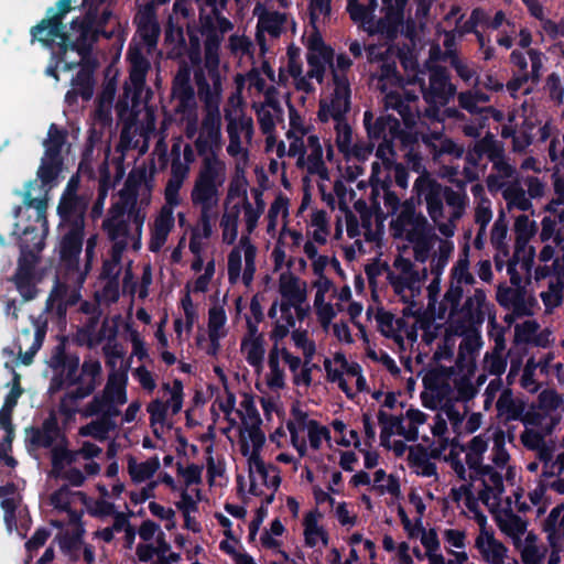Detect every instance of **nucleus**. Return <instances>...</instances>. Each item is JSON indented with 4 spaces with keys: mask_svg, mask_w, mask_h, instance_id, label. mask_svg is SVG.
<instances>
[{
    "mask_svg": "<svg viewBox=\"0 0 564 564\" xmlns=\"http://www.w3.org/2000/svg\"><path fill=\"white\" fill-rule=\"evenodd\" d=\"M112 0H83L86 8V18L82 21L74 20L69 32L62 31V19L72 9L76 0H59L56 4L57 12L48 11V19L43 20L33 30V36L45 46L53 50L57 59L56 67L63 65L64 69H70L85 59L93 42L96 40L97 24L105 23L111 12L108 7Z\"/></svg>",
    "mask_w": 564,
    "mask_h": 564,
    "instance_id": "f257e3e1",
    "label": "nucleus"
},
{
    "mask_svg": "<svg viewBox=\"0 0 564 564\" xmlns=\"http://www.w3.org/2000/svg\"><path fill=\"white\" fill-rule=\"evenodd\" d=\"M77 181L72 178L61 198L57 212L62 218L59 228L62 240L59 253L62 264L68 270L69 280L82 284L90 270L96 247V237L88 238L86 245V263L80 267L78 257L82 252L84 237V212L78 202L75 189Z\"/></svg>",
    "mask_w": 564,
    "mask_h": 564,
    "instance_id": "f03ea898",
    "label": "nucleus"
},
{
    "mask_svg": "<svg viewBox=\"0 0 564 564\" xmlns=\"http://www.w3.org/2000/svg\"><path fill=\"white\" fill-rule=\"evenodd\" d=\"M66 133L58 129L56 124L52 123L47 138L43 145L45 148L41 165L37 171L39 181L30 183L24 193L25 208L22 213L28 218H35L42 221V227H45V213L47 206L48 191L52 188L54 181L61 172V151L65 144Z\"/></svg>",
    "mask_w": 564,
    "mask_h": 564,
    "instance_id": "7ed1b4c3",
    "label": "nucleus"
},
{
    "mask_svg": "<svg viewBox=\"0 0 564 564\" xmlns=\"http://www.w3.org/2000/svg\"><path fill=\"white\" fill-rule=\"evenodd\" d=\"M15 216L19 220L15 224L14 234L20 235L21 257L14 280L20 294L25 301H29L34 299L37 293L34 264L36 253L44 248V238L48 231V225L45 219V227H42V221L37 220L35 216L29 219L22 213V207L15 209Z\"/></svg>",
    "mask_w": 564,
    "mask_h": 564,
    "instance_id": "20e7f679",
    "label": "nucleus"
},
{
    "mask_svg": "<svg viewBox=\"0 0 564 564\" xmlns=\"http://www.w3.org/2000/svg\"><path fill=\"white\" fill-rule=\"evenodd\" d=\"M102 226L115 246L111 259L106 260L102 264L101 278L116 280L120 252L132 238L133 232L139 234L141 229L138 212L124 199V194H121L120 200L113 205Z\"/></svg>",
    "mask_w": 564,
    "mask_h": 564,
    "instance_id": "39448f33",
    "label": "nucleus"
},
{
    "mask_svg": "<svg viewBox=\"0 0 564 564\" xmlns=\"http://www.w3.org/2000/svg\"><path fill=\"white\" fill-rule=\"evenodd\" d=\"M225 182V163L216 153L205 156L191 191L194 206L205 210H214L219 203L220 187Z\"/></svg>",
    "mask_w": 564,
    "mask_h": 564,
    "instance_id": "423d86ee",
    "label": "nucleus"
},
{
    "mask_svg": "<svg viewBox=\"0 0 564 564\" xmlns=\"http://www.w3.org/2000/svg\"><path fill=\"white\" fill-rule=\"evenodd\" d=\"M411 229L406 231L405 238L409 242H420L426 240L432 231L426 217L422 213H416V207L412 198L405 199L401 204V212L398 217L391 220L390 227L394 231V237H403L406 227Z\"/></svg>",
    "mask_w": 564,
    "mask_h": 564,
    "instance_id": "0eeeda50",
    "label": "nucleus"
},
{
    "mask_svg": "<svg viewBox=\"0 0 564 564\" xmlns=\"http://www.w3.org/2000/svg\"><path fill=\"white\" fill-rule=\"evenodd\" d=\"M0 500L7 531L9 533L17 531L20 538H24L30 528V517L21 502L19 491L13 485L0 487Z\"/></svg>",
    "mask_w": 564,
    "mask_h": 564,
    "instance_id": "6e6552de",
    "label": "nucleus"
},
{
    "mask_svg": "<svg viewBox=\"0 0 564 564\" xmlns=\"http://www.w3.org/2000/svg\"><path fill=\"white\" fill-rule=\"evenodd\" d=\"M221 142V116L219 106L210 98L204 104V117L200 133L195 140V148L200 156H207L208 152L215 153L213 147L218 148Z\"/></svg>",
    "mask_w": 564,
    "mask_h": 564,
    "instance_id": "1a4fd4ad",
    "label": "nucleus"
},
{
    "mask_svg": "<svg viewBox=\"0 0 564 564\" xmlns=\"http://www.w3.org/2000/svg\"><path fill=\"white\" fill-rule=\"evenodd\" d=\"M19 379V375L14 373L13 387L6 397L4 403L0 409V426L6 432L4 440L0 443V460H2L9 467H14L17 464L14 458L9 455V452L11 451V442L13 438V426L11 423V416L13 409L15 408L18 400L22 394V389L20 388Z\"/></svg>",
    "mask_w": 564,
    "mask_h": 564,
    "instance_id": "9d476101",
    "label": "nucleus"
},
{
    "mask_svg": "<svg viewBox=\"0 0 564 564\" xmlns=\"http://www.w3.org/2000/svg\"><path fill=\"white\" fill-rule=\"evenodd\" d=\"M100 373V365L96 361L85 362L83 365V387H68L66 395L62 399L59 411L72 417L77 410V400L90 394L95 389V379Z\"/></svg>",
    "mask_w": 564,
    "mask_h": 564,
    "instance_id": "9b49d317",
    "label": "nucleus"
},
{
    "mask_svg": "<svg viewBox=\"0 0 564 564\" xmlns=\"http://www.w3.org/2000/svg\"><path fill=\"white\" fill-rule=\"evenodd\" d=\"M80 502L82 494L78 491H72L67 487L54 491L50 496V505L57 513L65 514V519L54 520L52 523L56 527H63L65 523L77 525L82 513Z\"/></svg>",
    "mask_w": 564,
    "mask_h": 564,
    "instance_id": "f8f14e48",
    "label": "nucleus"
},
{
    "mask_svg": "<svg viewBox=\"0 0 564 564\" xmlns=\"http://www.w3.org/2000/svg\"><path fill=\"white\" fill-rule=\"evenodd\" d=\"M78 460L73 451L64 447H55L52 451V475L56 478L64 479L73 486H80L85 480V476L78 468Z\"/></svg>",
    "mask_w": 564,
    "mask_h": 564,
    "instance_id": "ddd939ff",
    "label": "nucleus"
},
{
    "mask_svg": "<svg viewBox=\"0 0 564 564\" xmlns=\"http://www.w3.org/2000/svg\"><path fill=\"white\" fill-rule=\"evenodd\" d=\"M124 386L126 376L122 372L111 373L105 388L104 400L96 398L89 409L85 411V415L88 416L99 412L110 413L111 405L126 403Z\"/></svg>",
    "mask_w": 564,
    "mask_h": 564,
    "instance_id": "4468645a",
    "label": "nucleus"
},
{
    "mask_svg": "<svg viewBox=\"0 0 564 564\" xmlns=\"http://www.w3.org/2000/svg\"><path fill=\"white\" fill-rule=\"evenodd\" d=\"M414 189L417 195H424L427 213L437 224L444 217L443 185L430 176H419L414 182Z\"/></svg>",
    "mask_w": 564,
    "mask_h": 564,
    "instance_id": "2eb2a0df",
    "label": "nucleus"
},
{
    "mask_svg": "<svg viewBox=\"0 0 564 564\" xmlns=\"http://www.w3.org/2000/svg\"><path fill=\"white\" fill-rule=\"evenodd\" d=\"M456 95V86L451 83L448 72L443 66H436L430 74V87L424 93L429 104L445 106Z\"/></svg>",
    "mask_w": 564,
    "mask_h": 564,
    "instance_id": "dca6fc26",
    "label": "nucleus"
},
{
    "mask_svg": "<svg viewBox=\"0 0 564 564\" xmlns=\"http://www.w3.org/2000/svg\"><path fill=\"white\" fill-rule=\"evenodd\" d=\"M218 65L219 58H216L213 65H206L208 76L213 83V87L209 85L205 72L202 68L195 69L194 72V79L197 86V94L203 104H206V100L210 98L212 101L220 106L223 85Z\"/></svg>",
    "mask_w": 564,
    "mask_h": 564,
    "instance_id": "f3484780",
    "label": "nucleus"
},
{
    "mask_svg": "<svg viewBox=\"0 0 564 564\" xmlns=\"http://www.w3.org/2000/svg\"><path fill=\"white\" fill-rule=\"evenodd\" d=\"M172 91L177 99L176 112L194 113L196 111L195 91L191 85V72L187 66L178 69L173 80Z\"/></svg>",
    "mask_w": 564,
    "mask_h": 564,
    "instance_id": "a211bd4d",
    "label": "nucleus"
},
{
    "mask_svg": "<svg viewBox=\"0 0 564 564\" xmlns=\"http://www.w3.org/2000/svg\"><path fill=\"white\" fill-rule=\"evenodd\" d=\"M249 438L252 443V451H250L248 440L241 434L239 440L240 453L248 458L249 466H253L254 469L263 471V459L261 457V451L265 443V434L260 429V425L252 424L247 427Z\"/></svg>",
    "mask_w": 564,
    "mask_h": 564,
    "instance_id": "6ab92c4d",
    "label": "nucleus"
},
{
    "mask_svg": "<svg viewBox=\"0 0 564 564\" xmlns=\"http://www.w3.org/2000/svg\"><path fill=\"white\" fill-rule=\"evenodd\" d=\"M486 302V293L482 289H476L473 296L466 299L462 306L463 319L457 322V332L460 335L467 330V325L481 324L485 314L481 310Z\"/></svg>",
    "mask_w": 564,
    "mask_h": 564,
    "instance_id": "aec40b11",
    "label": "nucleus"
},
{
    "mask_svg": "<svg viewBox=\"0 0 564 564\" xmlns=\"http://www.w3.org/2000/svg\"><path fill=\"white\" fill-rule=\"evenodd\" d=\"M496 409L499 415H506V422L519 421L525 411V402L514 399L512 390L506 388L497 400Z\"/></svg>",
    "mask_w": 564,
    "mask_h": 564,
    "instance_id": "412c9836",
    "label": "nucleus"
},
{
    "mask_svg": "<svg viewBox=\"0 0 564 564\" xmlns=\"http://www.w3.org/2000/svg\"><path fill=\"white\" fill-rule=\"evenodd\" d=\"M488 549L485 546V540L481 535L476 539V547L480 551L485 561L490 564H503L508 549L500 541L496 540L494 532H486Z\"/></svg>",
    "mask_w": 564,
    "mask_h": 564,
    "instance_id": "4be33fe9",
    "label": "nucleus"
},
{
    "mask_svg": "<svg viewBox=\"0 0 564 564\" xmlns=\"http://www.w3.org/2000/svg\"><path fill=\"white\" fill-rule=\"evenodd\" d=\"M124 532L126 545L131 547L134 541V530L128 523V520L123 513L116 517L112 527H108L97 532V534L106 542H110L113 538L115 532Z\"/></svg>",
    "mask_w": 564,
    "mask_h": 564,
    "instance_id": "5701e85b",
    "label": "nucleus"
},
{
    "mask_svg": "<svg viewBox=\"0 0 564 564\" xmlns=\"http://www.w3.org/2000/svg\"><path fill=\"white\" fill-rule=\"evenodd\" d=\"M247 349L246 360L253 368H261L264 359V339L263 336L241 340V350Z\"/></svg>",
    "mask_w": 564,
    "mask_h": 564,
    "instance_id": "b1692460",
    "label": "nucleus"
},
{
    "mask_svg": "<svg viewBox=\"0 0 564 564\" xmlns=\"http://www.w3.org/2000/svg\"><path fill=\"white\" fill-rule=\"evenodd\" d=\"M378 423L381 425L380 432V444L386 449H391V436L397 433L398 426L395 419H402V414L400 415H391L384 412L383 410H379L377 414Z\"/></svg>",
    "mask_w": 564,
    "mask_h": 564,
    "instance_id": "393cba45",
    "label": "nucleus"
},
{
    "mask_svg": "<svg viewBox=\"0 0 564 564\" xmlns=\"http://www.w3.org/2000/svg\"><path fill=\"white\" fill-rule=\"evenodd\" d=\"M400 128L399 120L392 115H383L378 117L371 127H368V137L370 139L379 140L386 138V132L389 130L394 134Z\"/></svg>",
    "mask_w": 564,
    "mask_h": 564,
    "instance_id": "a878e982",
    "label": "nucleus"
},
{
    "mask_svg": "<svg viewBox=\"0 0 564 564\" xmlns=\"http://www.w3.org/2000/svg\"><path fill=\"white\" fill-rule=\"evenodd\" d=\"M516 253L521 251L528 240L535 234L536 225L527 215H520L514 221Z\"/></svg>",
    "mask_w": 564,
    "mask_h": 564,
    "instance_id": "bb28decb",
    "label": "nucleus"
},
{
    "mask_svg": "<svg viewBox=\"0 0 564 564\" xmlns=\"http://www.w3.org/2000/svg\"><path fill=\"white\" fill-rule=\"evenodd\" d=\"M239 213L240 206L237 204L232 207L231 212L225 213L220 219L223 240L228 245H232L237 239Z\"/></svg>",
    "mask_w": 564,
    "mask_h": 564,
    "instance_id": "cd10ccee",
    "label": "nucleus"
},
{
    "mask_svg": "<svg viewBox=\"0 0 564 564\" xmlns=\"http://www.w3.org/2000/svg\"><path fill=\"white\" fill-rule=\"evenodd\" d=\"M280 354L281 350H279L278 345H274L269 352L268 365L271 371V376L267 383L271 389H283L285 386L284 370L280 367L279 361Z\"/></svg>",
    "mask_w": 564,
    "mask_h": 564,
    "instance_id": "c85d7f7f",
    "label": "nucleus"
},
{
    "mask_svg": "<svg viewBox=\"0 0 564 564\" xmlns=\"http://www.w3.org/2000/svg\"><path fill=\"white\" fill-rule=\"evenodd\" d=\"M240 246L243 248L245 251V271L242 274V281L246 285H249L252 280L256 272V254H257V248L254 245L251 243L250 238L248 236H242L240 238Z\"/></svg>",
    "mask_w": 564,
    "mask_h": 564,
    "instance_id": "c756f323",
    "label": "nucleus"
},
{
    "mask_svg": "<svg viewBox=\"0 0 564 564\" xmlns=\"http://www.w3.org/2000/svg\"><path fill=\"white\" fill-rule=\"evenodd\" d=\"M178 166L176 167L175 164L172 165V177L167 181L165 188H164V198H165V205L170 206L172 209L177 206L181 202L180 199V189L183 184V176L182 173L180 176L177 175Z\"/></svg>",
    "mask_w": 564,
    "mask_h": 564,
    "instance_id": "7c9ffc66",
    "label": "nucleus"
},
{
    "mask_svg": "<svg viewBox=\"0 0 564 564\" xmlns=\"http://www.w3.org/2000/svg\"><path fill=\"white\" fill-rule=\"evenodd\" d=\"M445 56L448 58L449 65L455 69L457 76L465 83H469L474 77L476 79L475 85L479 83V77L476 76V70L471 68L466 62H464L457 54L456 51H446Z\"/></svg>",
    "mask_w": 564,
    "mask_h": 564,
    "instance_id": "2f4dec72",
    "label": "nucleus"
},
{
    "mask_svg": "<svg viewBox=\"0 0 564 564\" xmlns=\"http://www.w3.org/2000/svg\"><path fill=\"white\" fill-rule=\"evenodd\" d=\"M507 232L508 226L505 220V214L501 212L492 226L490 240L494 248L497 251L502 252L505 256H508L509 253L508 246L506 243Z\"/></svg>",
    "mask_w": 564,
    "mask_h": 564,
    "instance_id": "473e14b6",
    "label": "nucleus"
},
{
    "mask_svg": "<svg viewBox=\"0 0 564 564\" xmlns=\"http://www.w3.org/2000/svg\"><path fill=\"white\" fill-rule=\"evenodd\" d=\"M113 426L115 424L110 419L96 420L85 426H82L79 434L82 436H91L96 440L102 441L107 437L109 431L112 430Z\"/></svg>",
    "mask_w": 564,
    "mask_h": 564,
    "instance_id": "72a5a7b5",
    "label": "nucleus"
},
{
    "mask_svg": "<svg viewBox=\"0 0 564 564\" xmlns=\"http://www.w3.org/2000/svg\"><path fill=\"white\" fill-rule=\"evenodd\" d=\"M503 198L508 202V207H517L519 210L528 212L532 208V203L525 197V192L521 186L508 187L503 192Z\"/></svg>",
    "mask_w": 564,
    "mask_h": 564,
    "instance_id": "f704fd0d",
    "label": "nucleus"
},
{
    "mask_svg": "<svg viewBox=\"0 0 564 564\" xmlns=\"http://www.w3.org/2000/svg\"><path fill=\"white\" fill-rule=\"evenodd\" d=\"M509 521H503L501 518L497 517V524L499 529L508 535L519 536L523 534L527 530V523L519 517L513 513L512 510L507 512Z\"/></svg>",
    "mask_w": 564,
    "mask_h": 564,
    "instance_id": "c9c22d12",
    "label": "nucleus"
},
{
    "mask_svg": "<svg viewBox=\"0 0 564 564\" xmlns=\"http://www.w3.org/2000/svg\"><path fill=\"white\" fill-rule=\"evenodd\" d=\"M248 185H249V183L245 175V171L242 169L238 167L236 175L234 176V178L231 180V182L229 184L227 199L230 200V199L241 197L243 199V203L246 200H249L248 194H247Z\"/></svg>",
    "mask_w": 564,
    "mask_h": 564,
    "instance_id": "e433bc0d",
    "label": "nucleus"
},
{
    "mask_svg": "<svg viewBox=\"0 0 564 564\" xmlns=\"http://www.w3.org/2000/svg\"><path fill=\"white\" fill-rule=\"evenodd\" d=\"M452 275L457 280L458 284L473 285L476 282L474 275L469 272L468 247H465L464 257H460L454 265Z\"/></svg>",
    "mask_w": 564,
    "mask_h": 564,
    "instance_id": "4c0bfd02",
    "label": "nucleus"
},
{
    "mask_svg": "<svg viewBox=\"0 0 564 564\" xmlns=\"http://www.w3.org/2000/svg\"><path fill=\"white\" fill-rule=\"evenodd\" d=\"M308 53H315L322 56L325 62L329 65L333 64L334 50L330 46L325 45L322 35L316 31L311 35L307 44Z\"/></svg>",
    "mask_w": 564,
    "mask_h": 564,
    "instance_id": "58836bf2",
    "label": "nucleus"
},
{
    "mask_svg": "<svg viewBox=\"0 0 564 564\" xmlns=\"http://www.w3.org/2000/svg\"><path fill=\"white\" fill-rule=\"evenodd\" d=\"M333 66V64L330 65ZM332 78L335 85L333 96L337 97V99H344L347 104H350V85L346 74H338L337 70L332 67Z\"/></svg>",
    "mask_w": 564,
    "mask_h": 564,
    "instance_id": "ea45409f",
    "label": "nucleus"
},
{
    "mask_svg": "<svg viewBox=\"0 0 564 564\" xmlns=\"http://www.w3.org/2000/svg\"><path fill=\"white\" fill-rule=\"evenodd\" d=\"M220 39L213 25H209L205 39V56L206 65H213L214 61L218 57V48Z\"/></svg>",
    "mask_w": 564,
    "mask_h": 564,
    "instance_id": "a19ab883",
    "label": "nucleus"
},
{
    "mask_svg": "<svg viewBox=\"0 0 564 564\" xmlns=\"http://www.w3.org/2000/svg\"><path fill=\"white\" fill-rule=\"evenodd\" d=\"M416 528L419 532L422 534L421 543L426 549V556L435 553L440 549V540L435 529H430L429 531L422 524L421 518L416 519Z\"/></svg>",
    "mask_w": 564,
    "mask_h": 564,
    "instance_id": "79ce46f5",
    "label": "nucleus"
},
{
    "mask_svg": "<svg viewBox=\"0 0 564 564\" xmlns=\"http://www.w3.org/2000/svg\"><path fill=\"white\" fill-rule=\"evenodd\" d=\"M167 409H169V403L163 402L159 399H156L148 404L147 411L150 414V420H151L152 426H155L156 424H161L163 426V424L166 420ZM154 433L158 435L156 427H154Z\"/></svg>",
    "mask_w": 564,
    "mask_h": 564,
    "instance_id": "37998d69",
    "label": "nucleus"
},
{
    "mask_svg": "<svg viewBox=\"0 0 564 564\" xmlns=\"http://www.w3.org/2000/svg\"><path fill=\"white\" fill-rule=\"evenodd\" d=\"M163 389L171 394L169 405H171L172 414H177L183 406V383L180 379L173 381V387L170 383H164Z\"/></svg>",
    "mask_w": 564,
    "mask_h": 564,
    "instance_id": "c03bdc74",
    "label": "nucleus"
},
{
    "mask_svg": "<svg viewBox=\"0 0 564 564\" xmlns=\"http://www.w3.org/2000/svg\"><path fill=\"white\" fill-rule=\"evenodd\" d=\"M352 141V131L348 123L337 122L336 124V145L339 152L347 154L350 151Z\"/></svg>",
    "mask_w": 564,
    "mask_h": 564,
    "instance_id": "a18cd8bd",
    "label": "nucleus"
},
{
    "mask_svg": "<svg viewBox=\"0 0 564 564\" xmlns=\"http://www.w3.org/2000/svg\"><path fill=\"white\" fill-rule=\"evenodd\" d=\"M259 476L262 479V482L268 488H273V490H278L281 485L280 469L278 466L273 464L267 465L263 462V471L261 473L259 469H256Z\"/></svg>",
    "mask_w": 564,
    "mask_h": 564,
    "instance_id": "49530a36",
    "label": "nucleus"
},
{
    "mask_svg": "<svg viewBox=\"0 0 564 564\" xmlns=\"http://www.w3.org/2000/svg\"><path fill=\"white\" fill-rule=\"evenodd\" d=\"M539 408L544 411H554L563 403V398L554 389H545L538 397Z\"/></svg>",
    "mask_w": 564,
    "mask_h": 564,
    "instance_id": "de8ad7c7",
    "label": "nucleus"
},
{
    "mask_svg": "<svg viewBox=\"0 0 564 564\" xmlns=\"http://www.w3.org/2000/svg\"><path fill=\"white\" fill-rule=\"evenodd\" d=\"M306 61L310 66L307 78H315L321 84L325 75V64L329 63L325 62L322 56L315 53H307Z\"/></svg>",
    "mask_w": 564,
    "mask_h": 564,
    "instance_id": "09e8293b",
    "label": "nucleus"
},
{
    "mask_svg": "<svg viewBox=\"0 0 564 564\" xmlns=\"http://www.w3.org/2000/svg\"><path fill=\"white\" fill-rule=\"evenodd\" d=\"M389 283L393 288V291L397 295L400 296V301L404 304L414 305V301L412 300V295L408 296L404 294V291L409 290V283L403 275H397L393 272H389L387 276Z\"/></svg>",
    "mask_w": 564,
    "mask_h": 564,
    "instance_id": "8fccbe9b",
    "label": "nucleus"
},
{
    "mask_svg": "<svg viewBox=\"0 0 564 564\" xmlns=\"http://www.w3.org/2000/svg\"><path fill=\"white\" fill-rule=\"evenodd\" d=\"M536 367L538 365L533 358L528 359L520 380L521 387L530 393H535L540 388V384L534 379V371Z\"/></svg>",
    "mask_w": 564,
    "mask_h": 564,
    "instance_id": "3c124183",
    "label": "nucleus"
},
{
    "mask_svg": "<svg viewBox=\"0 0 564 564\" xmlns=\"http://www.w3.org/2000/svg\"><path fill=\"white\" fill-rule=\"evenodd\" d=\"M227 321L226 312L223 306H213L208 312V333L220 334V329Z\"/></svg>",
    "mask_w": 564,
    "mask_h": 564,
    "instance_id": "603ef678",
    "label": "nucleus"
},
{
    "mask_svg": "<svg viewBox=\"0 0 564 564\" xmlns=\"http://www.w3.org/2000/svg\"><path fill=\"white\" fill-rule=\"evenodd\" d=\"M564 511V505L554 507L544 521V531L549 533L547 539L552 546H554V540L556 535V528Z\"/></svg>",
    "mask_w": 564,
    "mask_h": 564,
    "instance_id": "864d4df0",
    "label": "nucleus"
},
{
    "mask_svg": "<svg viewBox=\"0 0 564 564\" xmlns=\"http://www.w3.org/2000/svg\"><path fill=\"white\" fill-rule=\"evenodd\" d=\"M228 280L235 284L241 273V251L239 248H234L228 254L227 261Z\"/></svg>",
    "mask_w": 564,
    "mask_h": 564,
    "instance_id": "5fc2aeb1",
    "label": "nucleus"
},
{
    "mask_svg": "<svg viewBox=\"0 0 564 564\" xmlns=\"http://www.w3.org/2000/svg\"><path fill=\"white\" fill-rule=\"evenodd\" d=\"M300 289V278L292 273H282L280 275L279 292L282 296V300H286V296L293 294Z\"/></svg>",
    "mask_w": 564,
    "mask_h": 564,
    "instance_id": "6e6d98bb",
    "label": "nucleus"
},
{
    "mask_svg": "<svg viewBox=\"0 0 564 564\" xmlns=\"http://www.w3.org/2000/svg\"><path fill=\"white\" fill-rule=\"evenodd\" d=\"M174 223L173 209L170 206H162L152 229L170 234Z\"/></svg>",
    "mask_w": 564,
    "mask_h": 564,
    "instance_id": "4d7b16f0",
    "label": "nucleus"
},
{
    "mask_svg": "<svg viewBox=\"0 0 564 564\" xmlns=\"http://www.w3.org/2000/svg\"><path fill=\"white\" fill-rule=\"evenodd\" d=\"M563 289H564V283L562 281L557 280L556 282H550L549 290H550L551 294L544 293V292L541 293V299H542L544 305L546 307L547 306H558L563 299V295H562Z\"/></svg>",
    "mask_w": 564,
    "mask_h": 564,
    "instance_id": "13d9d810",
    "label": "nucleus"
},
{
    "mask_svg": "<svg viewBox=\"0 0 564 564\" xmlns=\"http://www.w3.org/2000/svg\"><path fill=\"white\" fill-rule=\"evenodd\" d=\"M149 510L154 517L160 518L162 520H166V523H165L166 530L170 531L175 528V521H174L175 512L172 508H165L155 501H151L149 503Z\"/></svg>",
    "mask_w": 564,
    "mask_h": 564,
    "instance_id": "bf43d9fd",
    "label": "nucleus"
},
{
    "mask_svg": "<svg viewBox=\"0 0 564 564\" xmlns=\"http://www.w3.org/2000/svg\"><path fill=\"white\" fill-rule=\"evenodd\" d=\"M203 467L196 464H189L186 468L177 463V473L184 477L186 486L198 485L202 481Z\"/></svg>",
    "mask_w": 564,
    "mask_h": 564,
    "instance_id": "052dcab7",
    "label": "nucleus"
},
{
    "mask_svg": "<svg viewBox=\"0 0 564 564\" xmlns=\"http://www.w3.org/2000/svg\"><path fill=\"white\" fill-rule=\"evenodd\" d=\"M540 325L534 319L523 322L521 325L516 326L517 341L530 343L538 332Z\"/></svg>",
    "mask_w": 564,
    "mask_h": 564,
    "instance_id": "680f3d73",
    "label": "nucleus"
},
{
    "mask_svg": "<svg viewBox=\"0 0 564 564\" xmlns=\"http://www.w3.org/2000/svg\"><path fill=\"white\" fill-rule=\"evenodd\" d=\"M528 55L531 61V72L529 73L530 77H531V82L534 85H536L541 78V69L543 67V63H542L543 54L539 50L529 48Z\"/></svg>",
    "mask_w": 564,
    "mask_h": 564,
    "instance_id": "e2e57ef3",
    "label": "nucleus"
},
{
    "mask_svg": "<svg viewBox=\"0 0 564 564\" xmlns=\"http://www.w3.org/2000/svg\"><path fill=\"white\" fill-rule=\"evenodd\" d=\"M486 20L487 14L485 13V11L480 8H475L470 13L469 19L463 24L462 33L466 34L478 32V24L485 22Z\"/></svg>",
    "mask_w": 564,
    "mask_h": 564,
    "instance_id": "0e129e2a",
    "label": "nucleus"
},
{
    "mask_svg": "<svg viewBox=\"0 0 564 564\" xmlns=\"http://www.w3.org/2000/svg\"><path fill=\"white\" fill-rule=\"evenodd\" d=\"M442 197L453 208L464 209L466 194L454 191L449 186H443Z\"/></svg>",
    "mask_w": 564,
    "mask_h": 564,
    "instance_id": "69168bd1",
    "label": "nucleus"
},
{
    "mask_svg": "<svg viewBox=\"0 0 564 564\" xmlns=\"http://www.w3.org/2000/svg\"><path fill=\"white\" fill-rule=\"evenodd\" d=\"M458 105L471 115L482 113V108L477 106V97L469 90L458 94Z\"/></svg>",
    "mask_w": 564,
    "mask_h": 564,
    "instance_id": "338daca9",
    "label": "nucleus"
},
{
    "mask_svg": "<svg viewBox=\"0 0 564 564\" xmlns=\"http://www.w3.org/2000/svg\"><path fill=\"white\" fill-rule=\"evenodd\" d=\"M521 558L524 564H540L543 558V554L535 544L525 543L521 551Z\"/></svg>",
    "mask_w": 564,
    "mask_h": 564,
    "instance_id": "774afa93",
    "label": "nucleus"
}]
</instances>
